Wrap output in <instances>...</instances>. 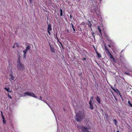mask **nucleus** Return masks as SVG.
<instances>
[{
	"label": "nucleus",
	"mask_w": 132,
	"mask_h": 132,
	"mask_svg": "<svg viewBox=\"0 0 132 132\" xmlns=\"http://www.w3.org/2000/svg\"><path fill=\"white\" fill-rule=\"evenodd\" d=\"M17 68L18 69L21 71L24 69V65L20 62V60L18 61Z\"/></svg>",
	"instance_id": "3"
},
{
	"label": "nucleus",
	"mask_w": 132,
	"mask_h": 132,
	"mask_svg": "<svg viewBox=\"0 0 132 132\" xmlns=\"http://www.w3.org/2000/svg\"><path fill=\"white\" fill-rule=\"evenodd\" d=\"M15 45H14V46H13V48H14V47H15Z\"/></svg>",
	"instance_id": "41"
},
{
	"label": "nucleus",
	"mask_w": 132,
	"mask_h": 132,
	"mask_svg": "<svg viewBox=\"0 0 132 132\" xmlns=\"http://www.w3.org/2000/svg\"><path fill=\"white\" fill-rule=\"evenodd\" d=\"M98 30H99V31L100 32V33L101 34H102L101 32V29L99 27H98Z\"/></svg>",
	"instance_id": "21"
},
{
	"label": "nucleus",
	"mask_w": 132,
	"mask_h": 132,
	"mask_svg": "<svg viewBox=\"0 0 132 132\" xmlns=\"http://www.w3.org/2000/svg\"><path fill=\"white\" fill-rule=\"evenodd\" d=\"M43 101H44V102H45L47 105H48V106H49V107H50V105H49V104L47 103V101H44V100H42Z\"/></svg>",
	"instance_id": "22"
},
{
	"label": "nucleus",
	"mask_w": 132,
	"mask_h": 132,
	"mask_svg": "<svg viewBox=\"0 0 132 132\" xmlns=\"http://www.w3.org/2000/svg\"><path fill=\"white\" fill-rule=\"evenodd\" d=\"M50 31H47V32H48V33L50 35V34H51Z\"/></svg>",
	"instance_id": "33"
},
{
	"label": "nucleus",
	"mask_w": 132,
	"mask_h": 132,
	"mask_svg": "<svg viewBox=\"0 0 132 132\" xmlns=\"http://www.w3.org/2000/svg\"><path fill=\"white\" fill-rule=\"evenodd\" d=\"M106 52H107V54H108V53H110V51H109V50H108Z\"/></svg>",
	"instance_id": "27"
},
{
	"label": "nucleus",
	"mask_w": 132,
	"mask_h": 132,
	"mask_svg": "<svg viewBox=\"0 0 132 132\" xmlns=\"http://www.w3.org/2000/svg\"><path fill=\"white\" fill-rule=\"evenodd\" d=\"M97 55L98 56V58H100L101 57V55L98 53H97Z\"/></svg>",
	"instance_id": "18"
},
{
	"label": "nucleus",
	"mask_w": 132,
	"mask_h": 132,
	"mask_svg": "<svg viewBox=\"0 0 132 132\" xmlns=\"http://www.w3.org/2000/svg\"><path fill=\"white\" fill-rule=\"evenodd\" d=\"M96 100L100 104H101V100L99 97L97 96L96 98Z\"/></svg>",
	"instance_id": "9"
},
{
	"label": "nucleus",
	"mask_w": 132,
	"mask_h": 132,
	"mask_svg": "<svg viewBox=\"0 0 132 132\" xmlns=\"http://www.w3.org/2000/svg\"><path fill=\"white\" fill-rule=\"evenodd\" d=\"M105 116L106 117V118H108V116L106 114H105Z\"/></svg>",
	"instance_id": "35"
},
{
	"label": "nucleus",
	"mask_w": 132,
	"mask_h": 132,
	"mask_svg": "<svg viewBox=\"0 0 132 132\" xmlns=\"http://www.w3.org/2000/svg\"><path fill=\"white\" fill-rule=\"evenodd\" d=\"M125 73H126L127 74H128V73H126V72Z\"/></svg>",
	"instance_id": "46"
},
{
	"label": "nucleus",
	"mask_w": 132,
	"mask_h": 132,
	"mask_svg": "<svg viewBox=\"0 0 132 132\" xmlns=\"http://www.w3.org/2000/svg\"><path fill=\"white\" fill-rule=\"evenodd\" d=\"M4 89L8 92H11V90H10V89L9 88H7L5 87V88Z\"/></svg>",
	"instance_id": "10"
},
{
	"label": "nucleus",
	"mask_w": 132,
	"mask_h": 132,
	"mask_svg": "<svg viewBox=\"0 0 132 132\" xmlns=\"http://www.w3.org/2000/svg\"><path fill=\"white\" fill-rule=\"evenodd\" d=\"M108 55H109L110 56H111V55H112L111 54V53H108Z\"/></svg>",
	"instance_id": "31"
},
{
	"label": "nucleus",
	"mask_w": 132,
	"mask_h": 132,
	"mask_svg": "<svg viewBox=\"0 0 132 132\" xmlns=\"http://www.w3.org/2000/svg\"><path fill=\"white\" fill-rule=\"evenodd\" d=\"M8 96L9 97V98H10L11 99L12 97L9 94H8Z\"/></svg>",
	"instance_id": "28"
},
{
	"label": "nucleus",
	"mask_w": 132,
	"mask_h": 132,
	"mask_svg": "<svg viewBox=\"0 0 132 132\" xmlns=\"http://www.w3.org/2000/svg\"><path fill=\"white\" fill-rule=\"evenodd\" d=\"M117 132H119V131H117Z\"/></svg>",
	"instance_id": "44"
},
{
	"label": "nucleus",
	"mask_w": 132,
	"mask_h": 132,
	"mask_svg": "<svg viewBox=\"0 0 132 132\" xmlns=\"http://www.w3.org/2000/svg\"><path fill=\"white\" fill-rule=\"evenodd\" d=\"M70 17L71 19L72 18V16L71 15H70Z\"/></svg>",
	"instance_id": "42"
},
{
	"label": "nucleus",
	"mask_w": 132,
	"mask_h": 132,
	"mask_svg": "<svg viewBox=\"0 0 132 132\" xmlns=\"http://www.w3.org/2000/svg\"><path fill=\"white\" fill-rule=\"evenodd\" d=\"M71 25H72V28L73 29V31L74 32H75V31H75V28H74V27L73 26V24L72 23H71Z\"/></svg>",
	"instance_id": "14"
},
{
	"label": "nucleus",
	"mask_w": 132,
	"mask_h": 132,
	"mask_svg": "<svg viewBox=\"0 0 132 132\" xmlns=\"http://www.w3.org/2000/svg\"><path fill=\"white\" fill-rule=\"evenodd\" d=\"M113 90H114V91H115V89H114Z\"/></svg>",
	"instance_id": "47"
},
{
	"label": "nucleus",
	"mask_w": 132,
	"mask_h": 132,
	"mask_svg": "<svg viewBox=\"0 0 132 132\" xmlns=\"http://www.w3.org/2000/svg\"><path fill=\"white\" fill-rule=\"evenodd\" d=\"M105 50L106 51H107L109 50V49H108L107 47L106 46H105Z\"/></svg>",
	"instance_id": "17"
},
{
	"label": "nucleus",
	"mask_w": 132,
	"mask_h": 132,
	"mask_svg": "<svg viewBox=\"0 0 132 132\" xmlns=\"http://www.w3.org/2000/svg\"><path fill=\"white\" fill-rule=\"evenodd\" d=\"M105 37H106L107 38H109L108 37V36L106 35H105Z\"/></svg>",
	"instance_id": "36"
},
{
	"label": "nucleus",
	"mask_w": 132,
	"mask_h": 132,
	"mask_svg": "<svg viewBox=\"0 0 132 132\" xmlns=\"http://www.w3.org/2000/svg\"><path fill=\"white\" fill-rule=\"evenodd\" d=\"M2 119H3H3H5V118L3 116V115L2 114Z\"/></svg>",
	"instance_id": "32"
},
{
	"label": "nucleus",
	"mask_w": 132,
	"mask_h": 132,
	"mask_svg": "<svg viewBox=\"0 0 132 132\" xmlns=\"http://www.w3.org/2000/svg\"><path fill=\"white\" fill-rule=\"evenodd\" d=\"M76 113V117L75 119L78 122H80L85 117V115L84 112L83 111H79L78 113Z\"/></svg>",
	"instance_id": "1"
},
{
	"label": "nucleus",
	"mask_w": 132,
	"mask_h": 132,
	"mask_svg": "<svg viewBox=\"0 0 132 132\" xmlns=\"http://www.w3.org/2000/svg\"><path fill=\"white\" fill-rule=\"evenodd\" d=\"M38 99L41 100H43L42 99V97L41 96H40L39 98H38Z\"/></svg>",
	"instance_id": "25"
},
{
	"label": "nucleus",
	"mask_w": 132,
	"mask_h": 132,
	"mask_svg": "<svg viewBox=\"0 0 132 132\" xmlns=\"http://www.w3.org/2000/svg\"><path fill=\"white\" fill-rule=\"evenodd\" d=\"M59 43L60 45V47H61H61H62V48L63 49L64 48L62 43L59 42Z\"/></svg>",
	"instance_id": "15"
},
{
	"label": "nucleus",
	"mask_w": 132,
	"mask_h": 132,
	"mask_svg": "<svg viewBox=\"0 0 132 132\" xmlns=\"http://www.w3.org/2000/svg\"><path fill=\"white\" fill-rule=\"evenodd\" d=\"M94 103L93 97H91L90 99V100L89 101V104L90 105V108L92 110H93L94 108L93 106V104Z\"/></svg>",
	"instance_id": "5"
},
{
	"label": "nucleus",
	"mask_w": 132,
	"mask_h": 132,
	"mask_svg": "<svg viewBox=\"0 0 132 132\" xmlns=\"http://www.w3.org/2000/svg\"><path fill=\"white\" fill-rule=\"evenodd\" d=\"M108 55H109L110 56H111V55H112L111 54V53H108Z\"/></svg>",
	"instance_id": "30"
},
{
	"label": "nucleus",
	"mask_w": 132,
	"mask_h": 132,
	"mask_svg": "<svg viewBox=\"0 0 132 132\" xmlns=\"http://www.w3.org/2000/svg\"><path fill=\"white\" fill-rule=\"evenodd\" d=\"M3 123L4 124H6V121L5 119H3Z\"/></svg>",
	"instance_id": "20"
},
{
	"label": "nucleus",
	"mask_w": 132,
	"mask_h": 132,
	"mask_svg": "<svg viewBox=\"0 0 132 132\" xmlns=\"http://www.w3.org/2000/svg\"><path fill=\"white\" fill-rule=\"evenodd\" d=\"M128 103L129 104L130 103V102L129 101H128Z\"/></svg>",
	"instance_id": "38"
},
{
	"label": "nucleus",
	"mask_w": 132,
	"mask_h": 132,
	"mask_svg": "<svg viewBox=\"0 0 132 132\" xmlns=\"http://www.w3.org/2000/svg\"><path fill=\"white\" fill-rule=\"evenodd\" d=\"M48 24V29L47 31H51L52 30V28L51 27V26L50 24H48Z\"/></svg>",
	"instance_id": "8"
},
{
	"label": "nucleus",
	"mask_w": 132,
	"mask_h": 132,
	"mask_svg": "<svg viewBox=\"0 0 132 132\" xmlns=\"http://www.w3.org/2000/svg\"><path fill=\"white\" fill-rule=\"evenodd\" d=\"M29 1H30V3H31V1L32 0H29Z\"/></svg>",
	"instance_id": "39"
},
{
	"label": "nucleus",
	"mask_w": 132,
	"mask_h": 132,
	"mask_svg": "<svg viewBox=\"0 0 132 132\" xmlns=\"http://www.w3.org/2000/svg\"><path fill=\"white\" fill-rule=\"evenodd\" d=\"M114 98L116 100V101H117V98L115 96H114Z\"/></svg>",
	"instance_id": "34"
},
{
	"label": "nucleus",
	"mask_w": 132,
	"mask_h": 132,
	"mask_svg": "<svg viewBox=\"0 0 132 132\" xmlns=\"http://www.w3.org/2000/svg\"><path fill=\"white\" fill-rule=\"evenodd\" d=\"M27 95L38 98L37 96H36L35 94L32 92H25L24 94V96H26Z\"/></svg>",
	"instance_id": "4"
},
{
	"label": "nucleus",
	"mask_w": 132,
	"mask_h": 132,
	"mask_svg": "<svg viewBox=\"0 0 132 132\" xmlns=\"http://www.w3.org/2000/svg\"><path fill=\"white\" fill-rule=\"evenodd\" d=\"M50 47L51 48V51L53 52L54 53L55 52V50L54 49L52 48L51 46L50 45Z\"/></svg>",
	"instance_id": "11"
},
{
	"label": "nucleus",
	"mask_w": 132,
	"mask_h": 132,
	"mask_svg": "<svg viewBox=\"0 0 132 132\" xmlns=\"http://www.w3.org/2000/svg\"><path fill=\"white\" fill-rule=\"evenodd\" d=\"M69 31V30H67V32H68Z\"/></svg>",
	"instance_id": "45"
},
{
	"label": "nucleus",
	"mask_w": 132,
	"mask_h": 132,
	"mask_svg": "<svg viewBox=\"0 0 132 132\" xmlns=\"http://www.w3.org/2000/svg\"><path fill=\"white\" fill-rule=\"evenodd\" d=\"M108 46H109V47H111V46L110 45H108Z\"/></svg>",
	"instance_id": "40"
},
{
	"label": "nucleus",
	"mask_w": 132,
	"mask_h": 132,
	"mask_svg": "<svg viewBox=\"0 0 132 132\" xmlns=\"http://www.w3.org/2000/svg\"><path fill=\"white\" fill-rule=\"evenodd\" d=\"M114 123L116 125H117V121L116 120V119L114 120Z\"/></svg>",
	"instance_id": "23"
},
{
	"label": "nucleus",
	"mask_w": 132,
	"mask_h": 132,
	"mask_svg": "<svg viewBox=\"0 0 132 132\" xmlns=\"http://www.w3.org/2000/svg\"><path fill=\"white\" fill-rule=\"evenodd\" d=\"M117 90L118 91L119 93V95L121 97V98L122 99V95L120 94V93L119 92L118 90V89H117Z\"/></svg>",
	"instance_id": "19"
},
{
	"label": "nucleus",
	"mask_w": 132,
	"mask_h": 132,
	"mask_svg": "<svg viewBox=\"0 0 132 132\" xmlns=\"http://www.w3.org/2000/svg\"><path fill=\"white\" fill-rule=\"evenodd\" d=\"M90 11L94 13H95L96 15L98 16H100V10L98 9L96 5H92Z\"/></svg>",
	"instance_id": "2"
},
{
	"label": "nucleus",
	"mask_w": 132,
	"mask_h": 132,
	"mask_svg": "<svg viewBox=\"0 0 132 132\" xmlns=\"http://www.w3.org/2000/svg\"><path fill=\"white\" fill-rule=\"evenodd\" d=\"M84 59V60H86V58H84V59Z\"/></svg>",
	"instance_id": "43"
},
{
	"label": "nucleus",
	"mask_w": 132,
	"mask_h": 132,
	"mask_svg": "<svg viewBox=\"0 0 132 132\" xmlns=\"http://www.w3.org/2000/svg\"><path fill=\"white\" fill-rule=\"evenodd\" d=\"M14 45L16 46L17 47H19L18 44L17 43H15L14 44Z\"/></svg>",
	"instance_id": "24"
},
{
	"label": "nucleus",
	"mask_w": 132,
	"mask_h": 132,
	"mask_svg": "<svg viewBox=\"0 0 132 132\" xmlns=\"http://www.w3.org/2000/svg\"><path fill=\"white\" fill-rule=\"evenodd\" d=\"M10 76L11 77V79L12 80H13L14 79V77L12 74L10 75Z\"/></svg>",
	"instance_id": "13"
},
{
	"label": "nucleus",
	"mask_w": 132,
	"mask_h": 132,
	"mask_svg": "<svg viewBox=\"0 0 132 132\" xmlns=\"http://www.w3.org/2000/svg\"><path fill=\"white\" fill-rule=\"evenodd\" d=\"M30 46L29 45H28L26 47L25 50L23 51L24 58H25L27 52L28 50H30Z\"/></svg>",
	"instance_id": "6"
},
{
	"label": "nucleus",
	"mask_w": 132,
	"mask_h": 132,
	"mask_svg": "<svg viewBox=\"0 0 132 132\" xmlns=\"http://www.w3.org/2000/svg\"><path fill=\"white\" fill-rule=\"evenodd\" d=\"M131 107H132V104L130 103L129 104Z\"/></svg>",
	"instance_id": "37"
},
{
	"label": "nucleus",
	"mask_w": 132,
	"mask_h": 132,
	"mask_svg": "<svg viewBox=\"0 0 132 132\" xmlns=\"http://www.w3.org/2000/svg\"><path fill=\"white\" fill-rule=\"evenodd\" d=\"M110 58L111 59H112L113 58V56L112 55H111V56H110Z\"/></svg>",
	"instance_id": "29"
},
{
	"label": "nucleus",
	"mask_w": 132,
	"mask_h": 132,
	"mask_svg": "<svg viewBox=\"0 0 132 132\" xmlns=\"http://www.w3.org/2000/svg\"><path fill=\"white\" fill-rule=\"evenodd\" d=\"M60 15L61 16H62L63 15V13H62V11L61 9H60Z\"/></svg>",
	"instance_id": "16"
},
{
	"label": "nucleus",
	"mask_w": 132,
	"mask_h": 132,
	"mask_svg": "<svg viewBox=\"0 0 132 132\" xmlns=\"http://www.w3.org/2000/svg\"><path fill=\"white\" fill-rule=\"evenodd\" d=\"M84 127L82 126H81L80 125H78L77 126V128L79 129H81V128H82V127Z\"/></svg>",
	"instance_id": "12"
},
{
	"label": "nucleus",
	"mask_w": 132,
	"mask_h": 132,
	"mask_svg": "<svg viewBox=\"0 0 132 132\" xmlns=\"http://www.w3.org/2000/svg\"><path fill=\"white\" fill-rule=\"evenodd\" d=\"M112 59L113 61L114 62H116V60H115L114 59V57Z\"/></svg>",
	"instance_id": "26"
},
{
	"label": "nucleus",
	"mask_w": 132,
	"mask_h": 132,
	"mask_svg": "<svg viewBox=\"0 0 132 132\" xmlns=\"http://www.w3.org/2000/svg\"><path fill=\"white\" fill-rule=\"evenodd\" d=\"M88 129V128L84 127H82L81 128V130L82 132H90Z\"/></svg>",
	"instance_id": "7"
}]
</instances>
